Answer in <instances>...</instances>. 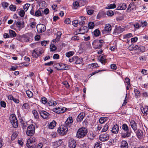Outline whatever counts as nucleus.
<instances>
[{
    "label": "nucleus",
    "instance_id": "f257e3e1",
    "mask_svg": "<svg viewBox=\"0 0 148 148\" xmlns=\"http://www.w3.org/2000/svg\"><path fill=\"white\" fill-rule=\"evenodd\" d=\"M88 132L87 129L85 127L79 128L77 132L76 136L79 138H83L86 135Z\"/></svg>",
    "mask_w": 148,
    "mask_h": 148
},
{
    "label": "nucleus",
    "instance_id": "f03ea898",
    "mask_svg": "<svg viewBox=\"0 0 148 148\" xmlns=\"http://www.w3.org/2000/svg\"><path fill=\"white\" fill-rule=\"evenodd\" d=\"M122 129L123 130L126 132L123 133L122 132L121 137L122 138H125L130 136L131 135V132L130 131L127 125L126 124H123L122 125Z\"/></svg>",
    "mask_w": 148,
    "mask_h": 148
},
{
    "label": "nucleus",
    "instance_id": "7ed1b4c3",
    "mask_svg": "<svg viewBox=\"0 0 148 148\" xmlns=\"http://www.w3.org/2000/svg\"><path fill=\"white\" fill-rule=\"evenodd\" d=\"M36 140L34 137L30 138L27 141V146L28 148H34L36 147Z\"/></svg>",
    "mask_w": 148,
    "mask_h": 148
},
{
    "label": "nucleus",
    "instance_id": "20e7f679",
    "mask_svg": "<svg viewBox=\"0 0 148 148\" xmlns=\"http://www.w3.org/2000/svg\"><path fill=\"white\" fill-rule=\"evenodd\" d=\"M10 120L14 127L16 128L18 127L17 120L14 114H12L11 115L10 117Z\"/></svg>",
    "mask_w": 148,
    "mask_h": 148
},
{
    "label": "nucleus",
    "instance_id": "39448f33",
    "mask_svg": "<svg viewBox=\"0 0 148 148\" xmlns=\"http://www.w3.org/2000/svg\"><path fill=\"white\" fill-rule=\"evenodd\" d=\"M104 43L103 40H94L92 42L93 47L96 49H100L102 46L103 44Z\"/></svg>",
    "mask_w": 148,
    "mask_h": 148
},
{
    "label": "nucleus",
    "instance_id": "423d86ee",
    "mask_svg": "<svg viewBox=\"0 0 148 148\" xmlns=\"http://www.w3.org/2000/svg\"><path fill=\"white\" fill-rule=\"evenodd\" d=\"M68 129L66 126L61 125L58 130V133L61 135H64L67 132Z\"/></svg>",
    "mask_w": 148,
    "mask_h": 148
},
{
    "label": "nucleus",
    "instance_id": "0eeeda50",
    "mask_svg": "<svg viewBox=\"0 0 148 148\" xmlns=\"http://www.w3.org/2000/svg\"><path fill=\"white\" fill-rule=\"evenodd\" d=\"M35 126L32 124L30 125L27 127L26 132V134L28 136H32L35 133Z\"/></svg>",
    "mask_w": 148,
    "mask_h": 148
},
{
    "label": "nucleus",
    "instance_id": "6e6552de",
    "mask_svg": "<svg viewBox=\"0 0 148 148\" xmlns=\"http://www.w3.org/2000/svg\"><path fill=\"white\" fill-rule=\"evenodd\" d=\"M36 28L38 32L40 33L44 32L46 29L45 25L41 24H38L36 26Z\"/></svg>",
    "mask_w": 148,
    "mask_h": 148
},
{
    "label": "nucleus",
    "instance_id": "1a4fd4ad",
    "mask_svg": "<svg viewBox=\"0 0 148 148\" xmlns=\"http://www.w3.org/2000/svg\"><path fill=\"white\" fill-rule=\"evenodd\" d=\"M38 112L40 116L44 119L47 118L49 115V113L44 110H39Z\"/></svg>",
    "mask_w": 148,
    "mask_h": 148
},
{
    "label": "nucleus",
    "instance_id": "9d476101",
    "mask_svg": "<svg viewBox=\"0 0 148 148\" xmlns=\"http://www.w3.org/2000/svg\"><path fill=\"white\" fill-rule=\"evenodd\" d=\"M111 30V26L109 24H106L105 27L104 29L102 30L103 34H106L110 32Z\"/></svg>",
    "mask_w": 148,
    "mask_h": 148
},
{
    "label": "nucleus",
    "instance_id": "9b49d317",
    "mask_svg": "<svg viewBox=\"0 0 148 148\" xmlns=\"http://www.w3.org/2000/svg\"><path fill=\"white\" fill-rule=\"evenodd\" d=\"M88 30V28L86 26H84L81 27L79 29V34H84L87 33Z\"/></svg>",
    "mask_w": 148,
    "mask_h": 148
},
{
    "label": "nucleus",
    "instance_id": "f8f14e48",
    "mask_svg": "<svg viewBox=\"0 0 148 148\" xmlns=\"http://www.w3.org/2000/svg\"><path fill=\"white\" fill-rule=\"evenodd\" d=\"M99 139L101 141H105L109 139V136L107 134H101L99 136Z\"/></svg>",
    "mask_w": 148,
    "mask_h": 148
},
{
    "label": "nucleus",
    "instance_id": "ddd939ff",
    "mask_svg": "<svg viewBox=\"0 0 148 148\" xmlns=\"http://www.w3.org/2000/svg\"><path fill=\"white\" fill-rule=\"evenodd\" d=\"M76 145V143L75 140L71 139L69 143V146L70 148H75Z\"/></svg>",
    "mask_w": 148,
    "mask_h": 148
},
{
    "label": "nucleus",
    "instance_id": "4468645a",
    "mask_svg": "<svg viewBox=\"0 0 148 148\" xmlns=\"http://www.w3.org/2000/svg\"><path fill=\"white\" fill-rule=\"evenodd\" d=\"M56 65H57V66H59L60 67H61L59 69V70H66L68 68V67L67 66V65L62 63L58 64H56V65H54V66L55 67H56V66H55Z\"/></svg>",
    "mask_w": 148,
    "mask_h": 148
},
{
    "label": "nucleus",
    "instance_id": "2eb2a0df",
    "mask_svg": "<svg viewBox=\"0 0 148 148\" xmlns=\"http://www.w3.org/2000/svg\"><path fill=\"white\" fill-rule=\"evenodd\" d=\"M73 121V120L72 117H69L67 118L66 121H65L66 126L67 127H70Z\"/></svg>",
    "mask_w": 148,
    "mask_h": 148
},
{
    "label": "nucleus",
    "instance_id": "dca6fc26",
    "mask_svg": "<svg viewBox=\"0 0 148 148\" xmlns=\"http://www.w3.org/2000/svg\"><path fill=\"white\" fill-rule=\"evenodd\" d=\"M136 6L134 2L131 3L129 5V6L127 9L128 12H130L132 10H135L136 9Z\"/></svg>",
    "mask_w": 148,
    "mask_h": 148
},
{
    "label": "nucleus",
    "instance_id": "f3484780",
    "mask_svg": "<svg viewBox=\"0 0 148 148\" xmlns=\"http://www.w3.org/2000/svg\"><path fill=\"white\" fill-rule=\"evenodd\" d=\"M98 59L102 64H105L106 62V59L105 56L102 55L98 58Z\"/></svg>",
    "mask_w": 148,
    "mask_h": 148
},
{
    "label": "nucleus",
    "instance_id": "a211bd4d",
    "mask_svg": "<svg viewBox=\"0 0 148 148\" xmlns=\"http://www.w3.org/2000/svg\"><path fill=\"white\" fill-rule=\"evenodd\" d=\"M85 113L82 112L80 113L78 115L77 118V121L78 122H80L82 120L84 117L85 116Z\"/></svg>",
    "mask_w": 148,
    "mask_h": 148
},
{
    "label": "nucleus",
    "instance_id": "6ab92c4d",
    "mask_svg": "<svg viewBox=\"0 0 148 148\" xmlns=\"http://www.w3.org/2000/svg\"><path fill=\"white\" fill-rule=\"evenodd\" d=\"M62 143V141L61 140H59L58 141H56L53 143V145L55 148L59 147Z\"/></svg>",
    "mask_w": 148,
    "mask_h": 148
},
{
    "label": "nucleus",
    "instance_id": "aec40b11",
    "mask_svg": "<svg viewBox=\"0 0 148 148\" xmlns=\"http://www.w3.org/2000/svg\"><path fill=\"white\" fill-rule=\"evenodd\" d=\"M119 130V126L116 124L114 125L112 130V132L113 133L117 134Z\"/></svg>",
    "mask_w": 148,
    "mask_h": 148
},
{
    "label": "nucleus",
    "instance_id": "412c9836",
    "mask_svg": "<svg viewBox=\"0 0 148 148\" xmlns=\"http://www.w3.org/2000/svg\"><path fill=\"white\" fill-rule=\"evenodd\" d=\"M130 124L132 128L135 131L137 130V125L136 123L134 121H132L130 123Z\"/></svg>",
    "mask_w": 148,
    "mask_h": 148
},
{
    "label": "nucleus",
    "instance_id": "4be33fe9",
    "mask_svg": "<svg viewBox=\"0 0 148 148\" xmlns=\"http://www.w3.org/2000/svg\"><path fill=\"white\" fill-rule=\"evenodd\" d=\"M136 134L137 137L139 138H142L143 136L142 131L138 130L136 132Z\"/></svg>",
    "mask_w": 148,
    "mask_h": 148
},
{
    "label": "nucleus",
    "instance_id": "5701e85b",
    "mask_svg": "<svg viewBox=\"0 0 148 148\" xmlns=\"http://www.w3.org/2000/svg\"><path fill=\"white\" fill-rule=\"evenodd\" d=\"M106 15L105 13L103 11H100L99 12L97 15V19H99L105 16Z\"/></svg>",
    "mask_w": 148,
    "mask_h": 148
},
{
    "label": "nucleus",
    "instance_id": "b1692460",
    "mask_svg": "<svg viewBox=\"0 0 148 148\" xmlns=\"http://www.w3.org/2000/svg\"><path fill=\"white\" fill-rule=\"evenodd\" d=\"M57 103L56 101L51 100L48 101L47 105H48L49 106H54L56 105Z\"/></svg>",
    "mask_w": 148,
    "mask_h": 148
},
{
    "label": "nucleus",
    "instance_id": "393cba45",
    "mask_svg": "<svg viewBox=\"0 0 148 148\" xmlns=\"http://www.w3.org/2000/svg\"><path fill=\"white\" fill-rule=\"evenodd\" d=\"M121 148H128V144L125 141H123L121 144Z\"/></svg>",
    "mask_w": 148,
    "mask_h": 148
},
{
    "label": "nucleus",
    "instance_id": "a878e982",
    "mask_svg": "<svg viewBox=\"0 0 148 148\" xmlns=\"http://www.w3.org/2000/svg\"><path fill=\"white\" fill-rule=\"evenodd\" d=\"M23 40H22V42H27L29 41L30 38L26 35H23Z\"/></svg>",
    "mask_w": 148,
    "mask_h": 148
},
{
    "label": "nucleus",
    "instance_id": "bb28decb",
    "mask_svg": "<svg viewBox=\"0 0 148 148\" xmlns=\"http://www.w3.org/2000/svg\"><path fill=\"white\" fill-rule=\"evenodd\" d=\"M56 122L55 121H53L50 123L49 125V127L50 129H52L56 126Z\"/></svg>",
    "mask_w": 148,
    "mask_h": 148
},
{
    "label": "nucleus",
    "instance_id": "cd10ccee",
    "mask_svg": "<svg viewBox=\"0 0 148 148\" xmlns=\"http://www.w3.org/2000/svg\"><path fill=\"white\" fill-rule=\"evenodd\" d=\"M81 20L79 22V24L80 25H82L85 24L84 20H86V18L83 16H81L79 18Z\"/></svg>",
    "mask_w": 148,
    "mask_h": 148
},
{
    "label": "nucleus",
    "instance_id": "c85d7f7f",
    "mask_svg": "<svg viewBox=\"0 0 148 148\" xmlns=\"http://www.w3.org/2000/svg\"><path fill=\"white\" fill-rule=\"evenodd\" d=\"M135 96L136 98H137L140 97V93L138 90L137 89H135L134 90Z\"/></svg>",
    "mask_w": 148,
    "mask_h": 148
},
{
    "label": "nucleus",
    "instance_id": "c756f323",
    "mask_svg": "<svg viewBox=\"0 0 148 148\" xmlns=\"http://www.w3.org/2000/svg\"><path fill=\"white\" fill-rule=\"evenodd\" d=\"M20 122L22 128L23 129L25 128L27 126V123L24 121L23 120H21Z\"/></svg>",
    "mask_w": 148,
    "mask_h": 148
},
{
    "label": "nucleus",
    "instance_id": "7c9ffc66",
    "mask_svg": "<svg viewBox=\"0 0 148 148\" xmlns=\"http://www.w3.org/2000/svg\"><path fill=\"white\" fill-rule=\"evenodd\" d=\"M86 10L87 14L88 15H92L94 12V10H92L90 9L89 6L86 7Z\"/></svg>",
    "mask_w": 148,
    "mask_h": 148
},
{
    "label": "nucleus",
    "instance_id": "2f4dec72",
    "mask_svg": "<svg viewBox=\"0 0 148 148\" xmlns=\"http://www.w3.org/2000/svg\"><path fill=\"white\" fill-rule=\"evenodd\" d=\"M9 32L10 35L11 37H16V33L13 30H10Z\"/></svg>",
    "mask_w": 148,
    "mask_h": 148
},
{
    "label": "nucleus",
    "instance_id": "473e14b6",
    "mask_svg": "<svg viewBox=\"0 0 148 148\" xmlns=\"http://www.w3.org/2000/svg\"><path fill=\"white\" fill-rule=\"evenodd\" d=\"M75 62V63L76 64H80L82 63V59L79 58L77 56H76Z\"/></svg>",
    "mask_w": 148,
    "mask_h": 148
},
{
    "label": "nucleus",
    "instance_id": "72a5a7b5",
    "mask_svg": "<svg viewBox=\"0 0 148 148\" xmlns=\"http://www.w3.org/2000/svg\"><path fill=\"white\" fill-rule=\"evenodd\" d=\"M116 7V5L115 4H110L108 5L107 7H106V9H110L115 8Z\"/></svg>",
    "mask_w": 148,
    "mask_h": 148
},
{
    "label": "nucleus",
    "instance_id": "f704fd0d",
    "mask_svg": "<svg viewBox=\"0 0 148 148\" xmlns=\"http://www.w3.org/2000/svg\"><path fill=\"white\" fill-rule=\"evenodd\" d=\"M100 33V31L98 29H96L93 32V34L95 36H99Z\"/></svg>",
    "mask_w": 148,
    "mask_h": 148
},
{
    "label": "nucleus",
    "instance_id": "c9c22d12",
    "mask_svg": "<svg viewBox=\"0 0 148 148\" xmlns=\"http://www.w3.org/2000/svg\"><path fill=\"white\" fill-rule=\"evenodd\" d=\"M141 110L142 112L145 115H147L148 113V108H143Z\"/></svg>",
    "mask_w": 148,
    "mask_h": 148
},
{
    "label": "nucleus",
    "instance_id": "e433bc0d",
    "mask_svg": "<svg viewBox=\"0 0 148 148\" xmlns=\"http://www.w3.org/2000/svg\"><path fill=\"white\" fill-rule=\"evenodd\" d=\"M108 125H109L108 123H106L105 125L103 127L102 130V131L103 132H106L108 129V127H109Z\"/></svg>",
    "mask_w": 148,
    "mask_h": 148
},
{
    "label": "nucleus",
    "instance_id": "4c0bfd02",
    "mask_svg": "<svg viewBox=\"0 0 148 148\" xmlns=\"http://www.w3.org/2000/svg\"><path fill=\"white\" fill-rule=\"evenodd\" d=\"M89 66L92 69H93L97 67H99V66H98V64L96 63H92L89 64Z\"/></svg>",
    "mask_w": 148,
    "mask_h": 148
},
{
    "label": "nucleus",
    "instance_id": "58836bf2",
    "mask_svg": "<svg viewBox=\"0 0 148 148\" xmlns=\"http://www.w3.org/2000/svg\"><path fill=\"white\" fill-rule=\"evenodd\" d=\"M60 108L58 107V108H54L53 109V111L54 112H55V113H58V114H59L60 113H63V111H62V112L60 111V110H60Z\"/></svg>",
    "mask_w": 148,
    "mask_h": 148
},
{
    "label": "nucleus",
    "instance_id": "ea45409f",
    "mask_svg": "<svg viewBox=\"0 0 148 148\" xmlns=\"http://www.w3.org/2000/svg\"><path fill=\"white\" fill-rule=\"evenodd\" d=\"M32 112L35 118L38 119L39 118L38 114L36 110H34L32 111Z\"/></svg>",
    "mask_w": 148,
    "mask_h": 148
},
{
    "label": "nucleus",
    "instance_id": "a19ab883",
    "mask_svg": "<svg viewBox=\"0 0 148 148\" xmlns=\"http://www.w3.org/2000/svg\"><path fill=\"white\" fill-rule=\"evenodd\" d=\"M74 52L73 51H70L66 53V56L68 57H69L72 56L74 54Z\"/></svg>",
    "mask_w": 148,
    "mask_h": 148
},
{
    "label": "nucleus",
    "instance_id": "79ce46f5",
    "mask_svg": "<svg viewBox=\"0 0 148 148\" xmlns=\"http://www.w3.org/2000/svg\"><path fill=\"white\" fill-rule=\"evenodd\" d=\"M26 93L27 96L29 97H31L33 96V94L32 92L29 90H27L26 91Z\"/></svg>",
    "mask_w": 148,
    "mask_h": 148
},
{
    "label": "nucleus",
    "instance_id": "37998d69",
    "mask_svg": "<svg viewBox=\"0 0 148 148\" xmlns=\"http://www.w3.org/2000/svg\"><path fill=\"white\" fill-rule=\"evenodd\" d=\"M127 7V5L126 3H121V10H125Z\"/></svg>",
    "mask_w": 148,
    "mask_h": 148
},
{
    "label": "nucleus",
    "instance_id": "c03bdc74",
    "mask_svg": "<svg viewBox=\"0 0 148 148\" xmlns=\"http://www.w3.org/2000/svg\"><path fill=\"white\" fill-rule=\"evenodd\" d=\"M101 143L100 142H97L96 143L94 147V148H101V144H100Z\"/></svg>",
    "mask_w": 148,
    "mask_h": 148
},
{
    "label": "nucleus",
    "instance_id": "a18cd8bd",
    "mask_svg": "<svg viewBox=\"0 0 148 148\" xmlns=\"http://www.w3.org/2000/svg\"><path fill=\"white\" fill-rule=\"evenodd\" d=\"M88 28L89 29H92L95 26L94 23L93 22H90L88 24Z\"/></svg>",
    "mask_w": 148,
    "mask_h": 148
},
{
    "label": "nucleus",
    "instance_id": "49530a36",
    "mask_svg": "<svg viewBox=\"0 0 148 148\" xmlns=\"http://www.w3.org/2000/svg\"><path fill=\"white\" fill-rule=\"evenodd\" d=\"M56 49V47L53 44H51L50 45V50L51 51H53Z\"/></svg>",
    "mask_w": 148,
    "mask_h": 148
},
{
    "label": "nucleus",
    "instance_id": "de8ad7c7",
    "mask_svg": "<svg viewBox=\"0 0 148 148\" xmlns=\"http://www.w3.org/2000/svg\"><path fill=\"white\" fill-rule=\"evenodd\" d=\"M9 8L11 10L15 11L16 9V7L15 5H11L9 7Z\"/></svg>",
    "mask_w": 148,
    "mask_h": 148
},
{
    "label": "nucleus",
    "instance_id": "09e8293b",
    "mask_svg": "<svg viewBox=\"0 0 148 148\" xmlns=\"http://www.w3.org/2000/svg\"><path fill=\"white\" fill-rule=\"evenodd\" d=\"M32 56L33 57L35 58H37L38 57V55H37L36 53V49H35L33 51L32 53Z\"/></svg>",
    "mask_w": 148,
    "mask_h": 148
},
{
    "label": "nucleus",
    "instance_id": "8fccbe9b",
    "mask_svg": "<svg viewBox=\"0 0 148 148\" xmlns=\"http://www.w3.org/2000/svg\"><path fill=\"white\" fill-rule=\"evenodd\" d=\"M30 5L29 3L26 4L23 6V8L24 10L26 11L28 10L29 7L30 6Z\"/></svg>",
    "mask_w": 148,
    "mask_h": 148
},
{
    "label": "nucleus",
    "instance_id": "3c124183",
    "mask_svg": "<svg viewBox=\"0 0 148 148\" xmlns=\"http://www.w3.org/2000/svg\"><path fill=\"white\" fill-rule=\"evenodd\" d=\"M34 15L37 17L41 16V12L39 10H37L35 12Z\"/></svg>",
    "mask_w": 148,
    "mask_h": 148
},
{
    "label": "nucleus",
    "instance_id": "603ef678",
    "mask_svg": "<svg viewBox=\"0 0 148 148\" xmlns=\"http://www.w3.org/2000/svg\"><path fill=\"white\" fill-rule=\"evenodd\" d=\"M106 14L108 16H112L114 15V13L113 11L110 10L107 12Z\"/></svg>",
    "mask_w": 148,
    "mask_h": 148
},
{
    "label": "nucleus",
    "instance_id": "864d4df0",
    "mask_svg": "<svg viewBox=\"0 0 148 148\" xmlns=\"http://www.w3.org/2000/svg\"><path fill=\"white\" fill-rule=\"evenodd\" d=\"M0 106L5 108L6 106V103L4 101H0Z\"/></svg>",
    "mask_w": 148,
    "mask_h": 148
},
{
    "label": "nucleus",
    "instance_id": "5fc2aeb1",
    "mask_svg": "<svg viewBox=\"0 0 148 148\" xmlns=\"http://www.w3.org/2000/svg\"><path fill=\"white\" fill-rule=\"evenodd\" d=\"M138 49L140 50L142 52H145L146 50V49L144 46H142V47H139Z\"/></svg>",
    "mask_w": 148,
    "mask_h": 148
},
{
    "label": "nucleus",
    "instance_id": "6e6d98bb",
    "mask_svg": "<svg viewBox=\"0 0 148 148\" xmlns=\"http://www.w3.org/2000/svg\"><path fill=\"white\" fill-rule=\"evenodd\" d=\"M25 12L23 10H21L19 12V15L21 17H23L25 15Z\"/></svg>",
    "mask_w": 148,
    "mask_h": 148
},
{
    "label": "nucleus",
    "instance_id": "4d7b16f0",
    "mask_svg": "<svg viewBox=\"0 0 148 148\" xmlns=\"http://www.w3.org/2000/svg\"><path fill=\"white\" fill-rule=\"evenodd\" d=\"M127 101V94H126L125 97V99L124 100V102L122 105V106H125L126 104Z\"/></svg>",
    "mask_w": 148,
    "mask_h": 148
},
{
    "label": "nucleus",
    "instance_id": "13d9d810",
    "mask_svg": "<svg viewBox=\"0 0 148 148\" xmlns=\"http://www.w3.org/2000/svg\"><path fill=\"white\" fill-rule=\"evenodd\" d=\"M17 134L16 133H13L11 136V140H14V139L17 137Z\"/></svg>",
    "mask_w": 148,
    "mask_h": 148
},
{
    "label": "nucleus",
    "instance_id": "bf43d9fd",
    "mask_svg": "<svg viewBox=\"0 0 148 148\" xmlns=\"http://www.w3.org/2000/svg\"><path fill=\"white\" fill-rule=\"evenodd\" d=\"M73 5L75 8H77L79 6V3L77 1H76L74 2L73 4Z\"/></svg>",
    "mask_w": 148,
    "mask_h": 148
},
{
    "label": "nucleus",
    "instance_id": "052dcab7",
    "mask_svg": "<svg viewBox=\"0 0 148 148\" xmlns=\"http://www.w3.org/2000/svg\"><path fill=\"white\" fill-rule=\"evenodd\" d=\"M23 35L18 36L16 37V39L22 42V40H23Z\"/></svg>",
    "mask_w": 148,
    "mask_h": 148
},
{
    "label": "nucleus",
    "instance_id": "680f3d73",
    "mask_svg": "<svg viewBox=\"0 0 148 148\" xmlns=\"http://www.w3.org/2000/svg\"><path fill=\"white\" fill-rule=\"evenodd\" d=\"M49 41H47L46 40L42 41L41 42V44L42 46H45L48 43Z\"/></svg>",
    "mask_w": 148,
    "mask_h": 148
},
{
    "label": "nucleus",
    "instance_id": "e2e57ef3",
    "mask_svg": "<svg viewBox=\"0 0 148 148\" xmlns=\"http://www.w3.org/2000/svg\"><path fill=\"white\" fill-rule=\"evenodd\" d=\"M132 34L130 33L123 36V38H127L130 37L132 36Z\"/></svg>",
    "mask_w": 148,
    "mask_h": 148
},
{
    "label": "nucleus",
    "instance_id": "0e129e2a",
    "mask_svg": "<svg viewBox=\"0 0 148 148\" xmlns=\"http://www.w3.org/2000/svg\"><path fill=\"white\" fill-rule=\"evenodd\" d=\"M42 103L44 104H45L46 103V104H47V99L46 98H42Z\"/></svg>",
    "mask_w": 148,
    "mask_h": 148
},
{
    "label": "nucleus",
    "instance_id": "69168bd1",
    "mask_svg": "<svg viewBox=\"0 0 148 148\" xmlns=\"http://www.w3.org/2000/svg\"><path fill=\"white\" fill-rule=\"evenodd\" d=\"M125 82L126 83H127V85H128V86H130V80L129 78H126L125 79Z\"/></svg>",
    "mask_w": 148,
    "mask_h": 148
},
{
    "label": "nucleus",
    "instance_id": "338daca9",
    "mask_svg": "<svg viewBox=\"0 0 148 148\" xmlns=\"http://www.w3.org/2000/svg\"><path fill=\"white\" fill-rule=\"evenodd\" d=\"M78 21L77 20H75L72 22L73 25L74 26H76L79 23Z\"/></svg>",
    "mask_w": 148,
    "mask_h": 148
},
{
    "label": "nucleus",
    "instance_id": "774afa93",
    "mask_svg": "<svg viewBox=\"0 0 148 148\" xmlns=\"http://www.w3.org/2000/svg\"><path fill=\"white\" fill-rule=\"evenodd\" d=\"M29 107V105L27 103H24L23 106V107L26 109L28 108Z\"/></svg>",
    "mask_w": 148,
    "mask_h": 148
}]
</instances>
